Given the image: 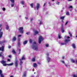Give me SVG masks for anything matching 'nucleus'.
<instances>
[{"label": "nucleus", "instance_id": "1", "mask_svg": "<svg viewBox=\"0 0 77 77\" xmlns=\"http://www.w3.org/2000/svg\"><path fill=\"white\" fill-rule=\"evenodd\" d=\"M31 47L32 49L36 50V51L38 50V46L36 45V43L35 42H33Z\"/></svg>", "mask_w": 77, "mask_h": 77}, {"label": "nucleus", "instance_id": "2", "mask_svg": "<svg viewBox=\"0 0 77 77\" xmlns=\"http://www.w3.org/2000/svg\"><path fill=\"white\" fill-rule=\"evenodd\" d=\"M25 60V56L24 55L22 56L21 59H20V65H21L22 64H23V62H22V60Z\"/></svg>", "mask_w": 77, "mask_h": 77}, {"label": "nucleus", "instance_id": "3", "mask_svg": "<svg viewBox=\"0 0 77 77\" xmlns=\"http://www.w3.org/2000/svg\"><path fill=\"white\" fill-rule=\"evenodd\" d=\"M0 62L2 64H3V66H6L7 65V64L6 63V61L5 60H2Z\"/></svg>", "mask_w": 77, "mask_h": 77}, {"label": "nucleus", "instance_id": "4", "mask_svg": "<svg viewBox=\"0 0 77 77\" xmlns=\"http://www.w3.org/2000/svg\"><path fill=\"white\" fill-rule=\"evenodd\" d=\"M23 27H20L19 29V32L21 33H23Z\"/></svg>", "mask_w": 77, "mask_h": 77}, {"label": "nucleus", "instance_id": "5", "mask_svg": "<svg viewBox=\"0 0 77 77\" xmlns=\"http://www.w3.org/2000/svg\"><path fill=\"white\" fill-rule=\"evenodd\" d=\"M46 55L47 56V60L48 61V62H50V57H48V56H49V54H48V53H47L46 54Z\"/></svg>", "mask_w": 77, "mask_h": 77}, {"label": "nucleus", "instance_id": "6", "mask_svg": "<svg viewBox=\"0 0 77 77\" xmlns=\"http://www.w3.org/2000/svg\"><path fill=\"white\" fill-rule=\"evenodd\" d=\"M43 38H42V36H40L39 38L38 42L39 44H41V41H43Z\"/></svg>", "mask_w": 77, "mask_h": 77}, {"label": "nucleus", "instance_id": "7", "mask_svg": "<svg viewBox=\"0 0 77 77\" xmlns=\"http://www.w3.org/2000/svg\"><path fill=\"white\" fill-rule=\"evenodd\" d=\"M2 28H1V29H0V38H2V35H3V32L2 31Z\"/></svg>", "mask_w": 77, "mask_h": 77}, {"label": "nucleus", "instance_id": "8", "mask_svg": "<svg viewBox=\"0 0 77 77\" xmlns=\"http://www.w3.org/2000/svg\"><path fill=\"white\" fill-rule=\"evenodd\" d=\"M15 65L16 67H17V66H18V60H17V59H16Z\"/></svg>", "mask_w": 77, "mask_h": 77}, {"label": "nucleus", "instance_id": "9", "mask_svg": "<svg viewBox=\"0 0 77 77\" xmlns=\"http://www.w3.org/2000/svg\"><path fill=\"white\" fill-rule=\"evenodd\" d=\"M70 41V40L69 39H65L64 40V42H65V44H66V43H68V42Z\"/></svg>", "mask_w": 77, "mask_h": 77}, {"label": "nucleus", "instance_id": "10", "mask_svg": "<svg viewBox=\"0 0 77 77\" xmlns=\"http://www.w3.org/2000/svg\"><path fill=\"white\" fill-rule=\"evenodd\" d=\"M16 37H14L12 39V42H14L16 41Z\"/></svg>", "mask_w": 77, "mask_h": 77}, {"label": "nucleus", "instance_id": "11", "mask_svg": "<svg viewBox=\"0 0 77 77\" xmlns=\"http://www.w3.org/2000/svg\"><path fill=\"white\" fill-rule=\"evenodd\" d=\"M61 31L62 33H63L64 32V30H63V25H62L61 26Z\"/></svg>", "mask_w": 77, "mask_h": 77}, {"label": "nucleus", "instance_id": "12", "mask_svg": "<svg viewBox=\"0 0 77 77\" xmlns=\"http://www.w3.org/2000/svg\"><path fill=\"white\" fill-rule=\"evenodd\" d=\"M4 50V46H2V48L0 47V51H3Z\"/></svg>", "mask_w": 77, "mask_h": 77}, {"label": "nucleus", "instance_id": "13", "mask_svg": "<svg viewBox=\"0 0 77 77\" xmlns=\"http://www.w3.org/2000/svg\"><path fill=\"white\" fill-rule=\"evenodd\" d=\"M39 8V4L37 3L36 6V8L37 10H38Z\"/></svg>", "mask_w": 77, "mask_h": 77}, {"label": "nucleus", "instance_id": "14", "mask_svg": "<svg viewBox=\"0 0 77 77\" xmlns=\"http://www.w3.org/2000/svg\"><path fill=\"white\" fill-rule=\"evenodd\" d=\"M69 9H70V11H71V10H72V6H70L69 7Z\"/></svg>", "mask_w": 77, "mask_h": 77}, {"label": "nucleus", "instance_id": "15", "mask_svg": "<svg viewBox=\"0 0 77 77\" xmlns=\"http://www.w3.org/2000/svg\"><path fill=\"white\" fill-rule=\"evenodd\" d=\"M39 33V32L37 31H35L34 32V35H37L38 33Z\"/></svg>", "mask_w": 77, "mask_h": 77}, {"label": "nucleus", "instance_id": "16", "mask_svg": "<svg viewBox=\"0 0 77 77\" xmlns=\"http://www.w3.org/2000/svg\"><path fill=\"white\" fill-rule=\"evenodd\" d=\"M14 63H12L10 64H7V65H8V66H12V65H13Z\"/></svg>", "mask_w": 77, "mask_h": 77}, {"label": "nucleus", "instance_id": "17", "mask_svg": "<svg viewBox=\"0 0 77 77\" xmlns=\"http://www.w3.org/2000/svg\"><path fill=\"white\" fill-rule=\"evenodd\" d=\"M33 66H34V67L35 68H36V67H37V64L36 63H34L33 64Z\"/></svg>", "mask_w": 77, "mask_h": 77}, {"label": "nucleus", "instance_id": "18", "mask_svg": "<svg viewBox=\"0 0 77 77\" xmlns=\"http://www.w3.org/2000/svg\"><path fill=\"white\" fill-rule=\"evenodd\" d=\"M27 43V40H26L25 41L23 42V44L24 45L26 44V43Z\"/></svg>", "mask_w": 77, "mask_h": 77}, {"label": "nucleus", "instance_id": "19", "mask_svg": "<svg viewBox=\"0 0 77 77\" xmlns=\"http://www.w3.org/2000/svg\"><path fill=\"white\" fill-rule=\"evenodd\" d=\"M72 47L73 48H75V44H72Z\"/></svg>", "mask_w": 77, "mask_h": 77}, {"label": "nucleus", "instance_id": "20", "mask_svg": "<svg viewBox=\"0 0 77 77\" xmlns=\"http://www.w3.org/2000/svg\"><path fill=\"white\" fill-rule=\"evenodd\" d=\"M0 57H3V52H1L0 53Z\"/></svg>", "mask_w": 77, "mask_h": 77}, {"label": "nucleus", "instance_id": "21", "mask_svg": "<svg viewBox=\"0 0 77 77\" xmlns=\"http://www.w3.org/2000/svg\"><path fill=\"white\" fill-rule=\"evenodd\" d=\"M21 4L22 5H25V2H24V1H22L21 2Z\"/></svg>", "mask_w": 77, "mask_h": 77}, {"label": "nucleus", "instance_id": "22", "mask_svg": "<svg viewBox=\"0 0 77 77\" xmlns=\"http://www.w3.org/2000/svg\"><path fill=\"white\" fill-rule=\"evenodd\" d=\"M71 61L73 63H75V60H74L73 59H71Z\"/></svg>", "mask_w": 77, "mask_h": 77}, {"label": "nucleus", "instance_id": "23", "mask_svg": "<svg viewBox=\"0 0 77 77\" xmlns=\"http://www.w3.org/2000/svg\"><path fill=\"white\" fill-rule=\"evenodd\" d=\"M65 18V16H63L60 17V18L61 20H63Z\"/></svg>", "mask_w": 77, "mask_h": 77}, {"label": "nucleus", "instance_id": "24", "mask_svg": "<svg viewBox=\"0 0 77 77\" xmlns=\"http://www.w3.org/2000/svg\"><path fill=\"white\" fill-rule=\"evenodd\" d=\"M58 37L59 39H60L61 38V35L60 34H58Z\"/></svg>", "mask_w": 77, "mask_h": 77}, {"label": "nucleus", "instance_id": "25", "mask_svg": "<svg viewBox=\"0 0 77 77\" xmlns=\"http://www.w3.org/2000/svg\"><path fill=\"white\" fill-rule=\"evenodd\" d=\"M23 76L24 77H26V72H24L23 74Z\"/></svg>", "mask_w": 77, "mask_h": 77}, {"label": "nucleus", "instance_id": "26", "mask_svg": "<svg viewBox=\"0 0 77 77\" xmlns=\"http://www.w3.org/2000/svg\"><path fill=\"white\" fill-rule=\"evenodd\" d=\"M32 62H35V58H33L32 59Z\"/></svg>", "mask_w": 77, "mask_h": 77}, {"label": "nucleus", "instance_id": "27", "mask_svg": "<svg viewBox=\"0 0 77 77\" xmlns=\"http://www.w3.org/2000/svg\"><path fill=\"white\" fill-rule=\"evenodd\" d=\"M6 29L8 30L9 29V26L8 25L6 26Z\"/></svg>", "mask_w": 77, "mask_h": 77}, {"label": "nucleus", "instance_id": "28", "mask_svg": "<svg viewBox=\"0 0 77 77\" xmlns=\"http://www.w3.org/2000/svg\"><path fill=\"white\" fill-rule=\"evenodd\" d=\"M66 15L69 16V12H67L66 13Z\"/></svg>", "mask_w": 77, "mask_h": 77}, {"label": "nucleus", "instance_id": "29", "mask_svg": "<svg viewBox=\"0 0 77 77\" xmlns=\"http://www.w3.org/2000/svg\"><path fill=\"white\" fill-rule=\"evenodd\" d=\"M12 52H13V53H14V54H15V50H13L12 51Z\"/></svg>", "mask_w": 77, "mask_h": 77}, {"label": "nucleus", "instance_id": "30", "mask_svg": "<svg viewBox=\"0 0 77 77\" xmlns=\"http://www.w3.org/2000/svg\"><path fill=\"white\" fill-rule=\"evenodd\" d=\"M0 75L1 77H4V76L2 74H1Z\"/></svg>", "mask_w": 77, "mask_h": 77}, {"label": "nucleus", "instance_id": "31", "mask_svg": "<svg viewBox=\"0 0 77 77\" xmlns=\"http://www.w3.org/2000/svg\"><path fill=\"white\" fill-rule=\"evenodd\" d=\"M29 42H30V43H32V39H30V40H29Z\"/></svg>", "mask_w": 77, "mask_h": 77}, {"label": "nucleus", "instance_id": "32", "mask_svg": "<svg viewBox=\"0 0 77 77\" xmlns=\"http://www.w3.org/2000/svg\"><path fill=\"white\" fill-rule=\"evenodd\" d=\"M18 47H20V42H18Z\"/></svg>", "mask_w": 77, "mask_h": 77}, {"label": "nucleus", "instance_id": "33", "mask_svg": "<svg viewBox=\"0 0 77 77\" xmlns=\"http://www.w3.org/2000/svg\"><path fill=\"white\" fill-rule=\"evenodd\" d=\"M40 25H41V24H42V22L41 21H40V23H39Z\"/></svg>", "mask_w": 77, "mask_h": 77}, {"label": "nucleus", "instance_id": "34", "mask_svg": "<svg viewBox=\"0 0 77 77\" xmlns=\"http://www.w3.org/2000/svg\"><path fill=\"white\" fill-rule=\"evenodd\" d=\"M60 44L61 45H64L65 44L63 43H61Z\"/></svg>", "mask_w": 77, "mask_h": 77}, {"label": "nucleus", "instance_id": "35", "mask_svg": "<svg viewBox=\"0 0 77 77\" xmlns=\"http://www.w3.org/2000/svg\"><path fill=\"white\" fill-rule=\"evenodd\" d=\"M33 4H30V6H31V8H33Z\"/></svg>", "mask_w": 77, "mask_h": 77}, {"label": "nucleus", "instance_id": "36", "mask_svg": "<svg viewBox=\"0 0 77 77\" xmlns=\"http://www.w3.org/2000/svg\"><path fill=\"white\" fill-rule=\"evenodd\" d=\"M48 45H49L48 44H46L45 45V46L47 47H48Z\"/></svg>", "mask_w": 77, "mask_h": 77}, {"label": "nucleus", "instance_id": "37", "mask_svg": "<svg viewBox=\"0 0 77 77\" xmlns=\"http://www.w3.org/2000/svg\"><path fill=\"white\" fill-rule=\"evenodd\" d=\"M10 0L12 3H14V0Z\"/></svg>", "mask_w": 77, "mask_h": 77}, {"label": "nucleus", "instance_id": "38", "mask_svg": "<svg viewBox=\"0 0 77 77\" xmlns=\"http://www.w3.org/2000/svg\"><path fill=\"white\" fill-rule=\"evenodd\" d=\"M3 27V25L2 24H0V28H2Z\"/></svg>", "mask_w": 77, "mask_h": 77}, {"label": "nucleus", "instance_id": "39", "mask_svg": "<svg viewBox=\"0 0 77 77\" xmlns=\"http://www.w3.org/2000/svg\"><path fill=\"white\" fill-rule=\"evenodd\" d=\"M14 6V3L12 4L11 5V6L13 7Z\"/></svg>", "mask_w": 77, "mask_h": 77}, {"label": "nucleus", "instance_id": "40", "mask_svg": "<svg viewBox=\"0 0 77 77\" xmlns=\"http://www.w3.org/2000/svg\"><path fill=\"white\" fill-rule=\"evenodd\" d=\"M68 21H66L65 25L66 26V25H67V24H68Z\"/></svg>", "mask_w": 77, "mask_h": 77}, {"label": "nucleus", "instance_id": "41", "mask_svg": "<svg viewBox=\"0 0 77 77\" xmlns=\"http://www.w3.org/2000/svg\"><path fill=\"white\" fill-rule=\"evenodd\" d=\"M59 2H57V4L58 5H59Z\"/></svg>", "mask_w": 77, "mask_h": 77}, {"label": "nucleus", "instance_id": "42", "mask_svg": "<svg viewBox=\"0 0 77 77\" xmlns=\"http://www.w3.org/2000/svg\"><path fill=\"white\" fill-rule=\"evenodd\" d=\"M19 54H20V52H21V49H19Z\"/></svg>", "mask_w": 77, "mask_h": 77}, {"label": "nucleus", "instance_id": "43", "mask_svg": "<svg viewBox=\"0 0 77 77\" xmlns=\"http://www.w3.org/2000/svg\"><path fill=\"white\" fill-rule=\"evenodd\" d=\"M61 62L62 63H64L65 64V62H64V61H61Z\"/></svg>", "mask_w": 77, "mask_h": 77}, {"label": "nucleus", "instance_id": "44", "mask_svg": "<svg viewBox=\"0 0 77 77\" xmlns=\"http://www.w3.org/2000/svg\"><path fill=\"white\" fill-rule=\"evenodd\" d=\"M2 10L4 11H5V10H6V9H5V8H2Z\"/></svg>", "mask_w": 77, "mask_h": 77}, {"label": "nucleus", "instance_id": "45", "mask_svg": "<svg viewBox=\"0 0 77 77\" xmlns=\"http://www.w3.org/2000/svg\"><path fill=\"white\" fill-rule=\"evenodd\" d=\"M69 34L70 35V36H72V34H71V33L69 32Z\"/></svg>", "mask_w": 77, "mask_h": 77}, {"label": "nucleus", "instance_id": "46", "mask_svg": "<svg viewBox=\"0 0 77 77\" xmlns=\"http://www.w3.org/2000/svg\"><path fill=\"white\" fill-rule=\"evenodd\" d=\"M29 33H30V32H26V34L27 35H29Z\"/></svg>", "mask_w": 77, "mask_h": 77}, {"label": "nucleus", "instance_id": "47", "mask_svg": "<svg viewBox=\"0 0 77 77\" xmlns=\"http://www.w3.org/2000/svg\"><path fill=\"white\" fill-rule=\"evenodd\" d=\"M2 70H0V75L1 74H2Z\"/></svg>", "mask_w": 77, "mask_h": 77}, {"label": "nucleus", "instance_id": "48", "mask_svg": "<svg viewBox=\"0 0 77 77\" xmlns=\"http://www.w3.org/2000/svg\"><path fill=\"white\" fill-rule=\"evenodd\" d=\"M21 36V35H18V37H20V36Z\"/></svg>", "mask_w": 77, "mask_h": 77}, {"label": "nucleus", "instance_id": "49", "mask_svg": "<svg viewBox=\"0 0 77 77\" xmlns=\"http://www.w3.org/2000/svg\"><path fill=\"white\" fill-rule=\"evenodd\" d=\"M33 20V18H31L30 19V21H32V20Z\"/></svg>", "mask_w": 77, "mask_h": 77}, {"label": "nucleus", "instance_id": "50", "mask_svg": "<svg viewBox=\"0 0 77 77\" xmlns=\"http://www.w3.org/2000/svg\"><path fill=\"white\" fill-rule=\"evenodd\" d=\"M38 64H39V65L41 64V63L39 62H38Z\"/></svg>", "mask_w": 77, "mask_h": 77}, {"label": "nucleus", "instance_id": "51", "mask_svg": "<svg viewBox=\"0 0 77 77\" xmlns=\"http://www.w3.org/2000/svg\"><path fill=\"white\" fill-rule=\"evenodd\" d=\"M11 46H8V48H11Z\"/></svg>", "mask_w": 77, "mask_h": 77}, {"label": "nucleus", "instance_id": "52", "mask_svg": "<svg viewBox=\"0 0 77 77\" xmlns=\"http://www.w3.org/2000/svg\"><path fill=\"white\" fill-rule=\"evenodd\" d=\"M8 57H10V58H11V55H9Z\"/></svg>", "mask_w": 77, "mask_h": 77}, {"label": "nucleus", "instance_id": "53", "mask_svg": "<svg viewBox=\"0 0 77 77\" xmlns=\"http://www.w3.org/2000/svg\"><path fill=\"white\" fill-rule=\"evenodd\" d=\"M8 62H9V61H10V59H8Z\"/></svg>", "mask_w": 77, "mask_h": 77}, {"label": "nucleus", "instance_id": "54", "mask_svg": "<svg viewBox=\"0 0 77 77\" xmlns=\"http://www.w3.org/2000/svg\"><path fill=\"white\" fill-rule=\"evenodd\" d=\"M67 39H69V36L67 37Z\"/></svg>", "mask_w": 77, "mask_h": 77}, {"label": "nucleus", "instance_id": "55", "mask_svg": "<svg viewBox=\"0 0 77 77\" xmlns=\"http://www.w3.org/2000/svg\"><path fill=\"white\" fill-rule=\"evenodd\" d=\"M65 66H66L67 67V66H68V65L67 64H65Z\"/></svg>", "mask_w": 77, "mask_h": 77}, {"label": "nucleus", "instance_id": "56", "mask_svg": "<svg viewBox=\"0 0 77 77\" xmlns=\"http://www.w3.org/2000/svg\"><path fill=\"white\" fill-rule=\"evenodd\" d=\"M62 58L63 59H64V56H63L62 57Z\"/></svg>", "mask_w": 77, "mask_h": 77}, {"label": "nucleus", "instance_id": "57", "mask_svg": "<svg viewBox=\"0 0 77 77\" xmlns=\"http://www.w3.org/2000/svg\"><path fill=\"white\" fill-rule=\"evenodd\" d=\"M75 62H76V63L77 64V60H75Z\"/></svg>", "mask_w": 77, "mask_h": 77}, {"label": "nucleus", "instance_id": "58", "mask_svg": "<svg viewBox=\"0 0 77 77\" xmlns=\"http://www.w3.org/2000/svg\"><path fill=\"white\" fill-rule=\"evenodd\" d=\"M45 5H46L45 3L44 4V5H43V6H45Z\"/></svg>", "mask_w": 77, "mask_h": 77}, {"label": "nucleus", "instance_id": "59", "mask_svg": "<svg viewBox=\"0 0 77 77\" xmlns=\"http://www.w3.org/2000/svg\"><path fill=\"white\" fill-rule=\"evenodd\" d=\"M10 77H14V76L13 75H11L10 76Z\"/></svg>", "mask_w": 77, "mask_h": 77}, {"label": "nucleus", "instance_id": "60", "mask_svg": "<svg viewBox=\"0 0 77 77\" xmlns=\"http://www.w3.org/2000/svg\"><path fill=\"white\" fill-rule=\"evenodd\" d=\"M25 18H26V20H27V19H28V18L27 17H25Z\"/></svg>", "mask_w": 77, "mask_h": 77}, {"label": "nucleus", "instance_id": "61", "mask_svg": "<svg viewBox=\"0 0 77 77\" xmlns=\"http://www.w3.org/2000/svg\"><path fill=\"white\" fill-rule=\"evenodd\" d=\"M68 1H72V0H68Z\"/></svg>", "mask_w": 77, "mask_h": 77}, {"label": "nucleus", "instance_id": "62", "mask_svg": "<svg viewBox=\"0 0 77 77\" xmlns=\"http://www.w3.org/2000/svg\"><path fill=\"white\" fill-rule=\"evenodd\" d=\"M21 17V16H19V18H20V17Z\"/></svg>", "mask_w": 77, "mask_h": 77}, {"label": "nucleus", "instance_id": "63", "mask_svg": "<svg viewBox=\"0 0 77 77\" xmlns=\"http://www.w3.org/2000/svg\"><path fill=\"white\" fill-rule=\"evenodd\" d=\"M31 77H34V76H32Z\"/></svg>", "mask_w": 77, "mask_h": 77}, {"label": "nucleus", "instance_id": "64", "mask_svg": "<svg viewBox=\"0 0 77 77\" xmlns=\"http://www.w3.org/2000/svg\"><path fill=\"white\" fill-rule=\"evenodd\" d=\"M76 38H77V35L76 36Z\"/></svg>", "mask_w": 77, "mask_h": 77}]
</instances>
